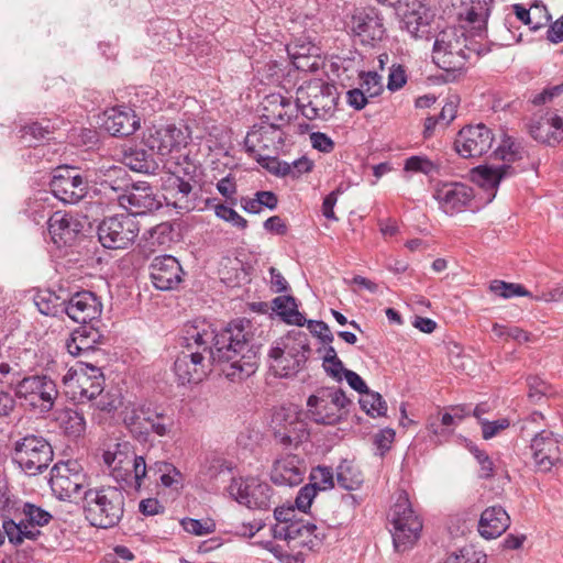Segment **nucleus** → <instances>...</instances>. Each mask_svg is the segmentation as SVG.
I'll return each instance as SVG.
<instances>
[{
  "label": "nucleus",
  "mask_w": 563,
  "mask_h": 563,
  "mask_svg": "<svg viewBox=\"0 0 563 563\" xmlns=\"http://www.w3.org/2000/svg\"><path fill=\"white\" fill-rule=\"evenodd\" d=\"M186 332L212 363L229 364L223 373L230 380L244 379L255 373L261 345L251 332L249 320L233 321L219 332L209 322L195 320L186 324Z\"/></svg>",
  "instance_id": "f257e3e1"
},
{
  "label": "nucleus",
  "mask_w": 563,
  "mask_h": 563,
  "mask_svg": "<svg viewBox=\"0 0 563 563\" xmlns=\"http://www.w3.org/2000/svg\"><path fill=\"white\" fill-rule=\"evenodd\" d=\"M494 0H473L471 5L460 13V16L474 31L466 35L465 25L449 26L435 35L432 49V60L445 71L462 70L473 55L481 56L488 52L485 45L475 40L486 35V22L490 14Z\"/></svg>",
  "instance_id": "f03ea898"
},
{
  "label": "nucleus",
  "mask_w": 563,
  "mask_h": 563,
  "mask_svg": "<svg viewBox=\"0 0 563 563\" xmlns=\"http://www.w3.org/2000/svg\"><path fill=\"white\" fill-rule=\"evenodd\" d=\"M122 421L132 437L141 442L152 434L170 438L175 434L177 421L173 410L152 404H129L121 412Z\"/></svg>",
  "instance_id": "7ed1b4c3"
},
{
  "label": "nucleus",
  "mask_w": 563,
  "mask_h": 563,
  "mask_svg": "<svg viewBox=\"0 0 563 563\" xmlns=\"http://www.w3.org/2000/svg\"><path fill=\"white\" fill-rule=\"evenodd\" d=\"M125 496L114 486L84 490L82 512L90 526L100 529L115 527L124 514Z\"/></svg>",
  "instance_id": "20e7f679"
},
{
  "label": "nucleus",
  "mask_w": 563,
  "mask_h": 563,
  "mask_svg": "<svg viewBox=\"0 0 563 563\" xmlns=\"http://www.w3.org/2000/svg\"><path fill=\"white\" fill-rule=\"evenodd\" d=\"M52 519L53 515L49 511L24 501L15 507L13 518L3 519L2 528L9 542L20 545L25 540H37L42 534L41 528L47 526Z\"/></svg>",
  "instance_id": "39448f33"
},
{
  "label": "nucleus",
  "mask_w": 563,
  "mask_h": 563,
  "mask_svg": "<svg viewBox=\"0 0 563 563\" xmlns=\"http://www.w3.org/2000/svg\"><path fill=\"white\" fill-rule=\"evenodd\" d=\"M309 353L308 335L301 331L291 332L269 350L271 368L280 377L295 375L306 364Z\"/></svg>",
  "instance_id": "423d86ee"
},
{
  "label": "nucleus",
  "mask_w": 563,
  "mask_h": 563,
  "mask_svg": "<svg viewBox=\"0 0 563 563\" xmlns=\"http://www.w3.org/2000/svg\"><path fill=\"white\" fill-rule=\"evenodd\" d=\"M395 550L405 552L420 538L422 520L412 509L408 494L400 492L388 515Z\"/></svg>",
  "instance_id": "0eeeda50"
},
{
  "label": "nucleus",
  "mask_w": 563,
  "mask_h": 563,
  "mask_svg": "<svg viewBox=\"0 0 563 563\" xmlns=\"http://www.w3.org/2000/svg\"><path fill=\"white\" fill-rule=\"evenodd\" d=\"M339 93L335 86L321 80L309 81L297 89V104L301 114L312 120H327L332 117Z\"/></svg>",
  "instance_id": "6e6552de"
},
{
  "label": "nucleus",
  "mask_w": 563,
  "mask_h": 563,
  "mask_svg": "<svg viewBox=\"0 0 563 563\" xmlns=\"http://www.w3.org/2000/svg\"><path fill=\"white\" fill-rule=\"evenodd\" d=\"M526 154L521 144L510 136H505L495 150L494 156L505 162L500 166H478L473 170V178L484 189L495 191L501 179L517 173L511 164L521 161Z\"/></svg>",
  "instance_id": "1a4fd4ad"
},
{
  "label": "nucleus",
  "mask_w": 563,
  "mask_h": 563,
  "mask_svg": "<svg viewBox=\"0 0 563 563\" xmlns=\"http://www.w3.org/2000/svg\"><path fill=\"white\" fill-rule=\"evenodd\" d=\"M349 405L351 400L341 388L321 387L309 396L307 415L318 424L333 426L343 419Z\"/></svg>",
  "instance_id": "9d476101"
},
{
  "label": "nucleus",
  "mask_w": 563,
  "mask_h": 563,
  "mask_svg": "<svg viewBox=\"0 0 563 563\" xmlns=\"http://www.w3.org/2000/svg\"><path fill=\"white\" fill-rule=\"evenodd\" d=\"M15 396L38 413L49 412L58 397L55 380L47 375H31L20 379L14 387Z\"/></svg>",
  "instance_id": "9b49d317"
},
{
  "label": "nucleus",
  "mask_w": 563,
  "mask_h": 563,
  "mask_svg": "<svg viewBox=\"0 0 563 563\" xmlns=\"http://www.w3.org/2000/svg\"><path fill=\"white\" fill-rule=\"evenodd\" d=\"M184 341V349L174 362L175 376L180 385L199 384L211 372L212 362L186 331Z\"/></svg>",
  "instance_id": "f8f14e48"
},
{
  "label": "nucleus",
  "mask_w": 563,
  "mask_h": 563,
  "mask_svg": "<svg viewBox=\"0 0 563 563\" xmlns=\"http://www.w3.org/2000/svg\"><path fill=\"white\" fill-rule=\"evenodd\" d=\"M51 444L38 435H26L14 443L12 460L27 475L42 473L53 461Z\"/></svg>",
  "instance_id": "ddd939ff"
},
{
  "label": "nucleus",
  "mask_w": 563,
  "mask_h": 563,
  "mask_svg": "<svg viewBox=\"0 0 563 563\" xmlns=\"http://www.w3.org/2000/svg\"><path fill=\"white\" fill-rule=\"evenodd\" d=\"M139 233V221L131 213L106 217L97 230L99 242L109 250L128 249L135 242Z\"/></svg>",
  "instance_id": "4468645a"
},
{
  "label": "nucleus",
  "mask_w": 563,
  "mask_h": 563,
  "mask_svg": "<svg viewBox=\"0 0 563 563\" xmlns=\"http://www.w3.org/2000/svg\"><path fill=\"white\" fill-rule=\"evenodd\" d=\"M49 486L59 500H82L84 490L90 488V482L77 462L68 461L53 466Z\"/></svg>",
  "instance_id": "2eb2a0df"
},
{
  "label": "nucleus",
  "mask_w": 563,
  "mask_h": 563,
  "mask_svg": "<svg viewBox=\"0 0 563 563\" xmlns=\"http://www.w3.org/2000/svg\"><path fill=\"white\" fill-rule=\"evenodd\" d=\"M228 493L240 505L250 509L268 510L274 504L272 486L256 477H233Z\"/></svg>",
  "instance_id": "dca6fc26"
},
{
  "label": "nucleus",
  "mask_w": 563,
  "mask_h": 563,
  "mask_svg": "<svg viewBox=\"0 0 563 563\" xmlns=\"http://www.w3.org/2000/svg\"><path fill=\"white\" fill-rule=\"evenodd\" d=\"M272 532L275 539L287 541L294 549L307 548L310 551L317 550L325 538L322 528L303 519L286 526H274Z\"/></svg>",
  "instance_id": "f3484780"
},
{
  "label": "nucleus",
  "mask_w": 563,
  "mask_h": 563,
  "mask_svg": "<svg viewBox=\"0 0 563 563\" xmlns=\"http://www.w3.org/2000/svg\"><path fill=\"white\" fill-rule=\"evenodd\" d=\"M346 27L362 44L374 46L386 33L383 16L375 8H358L352 13Z\"/></svg>",
  "instance_id": "a211bd4d"
},
{
  "label": "nucleus",
  "mask_w": 563,
  "mask_h": 563,
  "mask_svg": "<svg viewBox=\"0 0 563 563\" xmlns=\"http://www.w3.org/2000/svg\"><path fill=\"white\" fill-rule=\"evenodd\" d=\"M286 133L283 129L261 120L252 126L244 140L245 148L257 157L260 154L277 155L284 146Z\"/></svg>",
  "instance_id": "6ab92c4d"
},
{
  "label": "nucleus",
  "mask_w": 563,
  "mask_h": 563,
  "mask_svg": "<svg viewBox=\"0 0 563 563\" xmlns=\"http://www.w3.org/2000/svg\"><path fill=\"white\" fill-rule=\"evenodd\" d=\"M274 439L284 448L297 446L309 437L306 423L291 409L280 408L272 417Z\"/></svg>",
  "instance_id": "aec40b11"
},
{
  "label": "nucleus",
  "mask_w": 563,
  "mask_h": 563,
  "mask_svg": "<svg viewBox=\"0 0 563 563\" xmlns=\"http://www.w3.org/2000/svg\"><path fill=\"white\" fill-rule=\"evenodd\" d=\"M188 129L177 128L174 124L153 126L146 131L143 142L152 152L162 157L179 152L188 143Z\"/></svg>",
  "instance_id": "412c9836"
},
{
  "label": "nucleus",
  "mask_w": 563,
  "mask_h": 563,
  "mask_svg": "<svg viewBox=\"0 0 563 563\" xmlns=\"http://www.w3.org/2000/svg\"><path fill=\"white\" fill-rule=\"evenodd\" d=\"M53 195L64 203H77L88 192L87 180L75 167H58L49 183Z\"/></svg>",
  "instance_id": "4be33fe9"
},
{
  "label": "nucleus",
  "mask_w": 563,
  "mask_h": 563,
  "mask_svg": "<svg viewBox=\"0 0 563 563\" xmlns=\"http://www.w3.org/2000/svg\"><path fill=\"white\" fill-rule=\"evenodd\" d=\"M493 142L494 134L485 124L466 125L457 133L454 148L464 158L481 157L492 148Z\"/></svg>",
  "instance_id": "5701e85b"
},
{
  "label": "nucleus",
  "mask_w": 563,
  "mask_h": 563,
  "mask_svg": "<svg viewBox=\"0 0 563 563\" xmlns=\"http://www.w3.org/2000/svg\"><path fill=\"white\" fill-rule=\"evenodd\" d=\"M433 198L446 214L462 212L473 200L474 191L466 184L457 181H438L433 186Z\"/></svg>",
  "instance_id": "b1692460"
},
{
  "label": "nucleus",
  "mask_w": 563,
  "mask_h": 563,
  "mask_svg": "<svg viewBox=\"0 0 563 563\" xmlns=\"http://www.w3.org/2000/svg\"><path fill=\"white\" fill-rule=\"evenodd\" d=\"M196 174V165L185 157L184 164L176 163L175 169L170 170L165 185V190L175 198L173 205L179 209H190L188 199L192 191L191 180Z\"/></svg>",
  "instance_id": "393cba45"
},
{
  "label": "nucleus",
  "mask_w": 563,
  "mask_h": 563,
  "mask_svg": "<svg viewBox=\"0 0 563 563\" xmlns=\"http://www.w3.org/2000/svg\"><path fill=\"white\" fill-rule=\"evenodd\" d=\"M70 382L73 399L78 404L90 402L101 394L104 387V376L101 369L89 364L75 371Z\"/></svg>",
  "instance_id": "a878e982"
},
{
  "label": "nucleus",
  "mask_w": 563,
  "mask_h": 563,
  "mask_svg": "<svg viewBox=\"0 0 563 563\" xmlns=\"http://www.w3.org/2000/svg\"><path fill=\"white\" fill-rule=\"evenodd\" d=\"M64 310L77 323L93 324L101 316L102 303L93 292L82 290L66 299Z\"/></svg>",
  "instance_id": "bb28decb"
},
{
  "label": "nucleus",
  "mask_w": 563,
  "mask_h": 563,
  "mask_svg": "<svg viewBox=\"0 0 563 563\" xmlns=\"http://www.w3.org/2000/svg\"><path fill=\"white\" fill-rule=\"evenodd\" d=\"M299 111L297 100L292 103L288 97L280 93H271L262 102L261 120L284 130L298 117Z\"/></svg>",
  "instance_id": "cd10ccee"
},
{
  "label": "nucleus",
  "mask_w": 563,
  "mask_h": 563,
  "mask_svg": "<svg viewBox=\"0 0 563 563\" xmlns=\"http://www.w3.org/2000/svg\"><path fill=\"white\" fill-rule=\"evenodd\" d=\"M131 188L118 196V202L121 207L131 210V214H145L162 207L153 188L146 183L130 185Z\"/></svg>",
  "instance_id": "c85d7f7f"
},
{
  "label": "nucleus",
  "mask_w": 563,
  "mask_h": 563,
  "mask_svg": "<svg viewBox=\"0 0 563 563\" xmlns=\"http://www.w3.org/2000/svg\"><path fill=\"white\" fill-rule=\"evenodd\" d=\"M148 269L154 287L159 290H173L183 280L181 265L172 255L156 256Z\"/></svg>",
  "instance_id": "c756f323"
},
{
  "label": "nucleus",
  "mask_w": 563,
  "mask_h": 563,
  "mask_svg": "<svg viewBox=\"0 0 563 563\" xmlns=\"http://www.w3.org/2000/svg\"><path fill=\"white\" fill-rule=\"evenodd\" d=\"M534 466L538 471L547 473L561 462L560 442L551 432L538 433L530 444Z\"/></svg>",
  "instance_id": "7c9ffc66"
},
{
  "label": "nucleus",
  "mask_w": 563,
  "mask_h": 563,
  "mask_svg": "<svg viewBox=\"0 0 563 563\" xmlns=\"http://www.w3.org/2000/svg\"><path fill=\"white\" fill-rule=\"evenodd\" d=\"M102 128L112 136H129L140 128V119L133 110L115 107L104 111Z\"/></svg>",
  "instance_id": "2f4dec72"
},
{
  "label": "nucleus",
  "mask_w": 563,
  "mask_h": 563,
  "mask_svg": "<svg viewBox=\"0 0 563 563\" xmlns=\"http://www.w3.org/2000/svg\"><path fill=\"white\" fill-rule=\"evenodd\" d=\"M47 224L51 238L58 246L73 244L84 228L81 221L62 211L54 212Z\"/></svg>",
  "instance_id": "473e14b6"
},
{
  "label": "nucleus",
  "mask_w": 563,
  "mask_h": 563,
  "mask_svg": "<svg viewBox=\"0 0 563 563\" xmlns=\"http://www.w3.org/2000/svg\"><path fill=\"white\" fill-rule=\"evenodd\" d=\"M305 466L296 455L276 460L271 471V479L277 485L297 486L303 481Z\"/></svg>",
  "instance_id": "72a5a7b5"
},
{
  "label": "nucleus",
  "mask_w": 563,
  "mask_h": 563,
  "mask_svg": "<svg viewBox=\"0 0 563 563\" xmlns=\"http://www.w3.org/2000/svg\"><path fill=\"white\" fill-rule=\"evenodd\" d=\"M101 334L95 324H82L73 331L66 342V349L73 356H86L95 351L101 340Z\"/></svg>",
  "instance_id": "f704fd0d"
},
{
  "label": "nucleus",
  "mask_w": 563,
  "mask_h": 563,
  "mask_svg": "<svg viewBox=\"0 0 563 563\" xmlns=\"http://www.w3.org/2000/svg\"><path fill=\"white\" fill-rule=\"evenodd\" d=\"M510 525V517L501 506L486 508L479 518L478 532L489 540L501 536Z\"/></svg>",
  "instance_id": "c9c22d12"
},
{
  "label": "nucleus",
  "mask_w": 563,
  "mask_h": 563,
  "mask_svg": "<svg viewBox=\"0 0 563 563\" xmlns=\"http://www.w3.org/2000/svg\"><path fill=\"white\" fill-rule=\"evenodd\" d=\"M529 132L536 141L554 145L563 139V120L559 115L533 120L529 125Z\"/></svg>",
  "instance_id": "e433bc0d"
},
{
  "label": "nucleus",
  "mask_w": 563,
  "mask_h": 563,
  "mask_svg": "<svg viewBox=\"0 0 563 563\" xmlns=\"http://www.w3.org/2000/svg\"><path fill=\"white\" fill-rule=\"evenodd\" d=\"M133 455L135 454L130 442H122L114 444L113 450L106 451L102 459L104 464L111 470L112 475L119 479L129 473Z\"/></svg>",
  "instance_id": "4c0bfd02"
},
{
  "label": "nucleus",
  "mask_w": 563,
  "mask_h": 563,
  "mask_svg": "<svg viewBox=\"0 0 563 563\" xmlns=\"http://www.w3.org/2000/svg\"><path fill=\"white\" fill-rule=\"evenodd\" d=\"M152 479L159 486L175 492L184 487L183 473L170 462L155 461L151 463Z\"/></svg>",
  "instance_id": "58836bf2"
},
{
  "label": "nucleus",
  "mask_w": 563,
  "mask_h": 563,
  "mask_svg": "<svg viewBox=\"0 0 563 563\" xmlns=\"http://www.w3.org/2000/svg\"><path fill=\"white\" fill-rule=\"evenodd\" d=\"M401 29L415 38H428L430 34V15L428 10L419 4L418 9L404 13Z\"/></svg>",
  "instance_id": "ea45409f"
},
{
  "label": "nucleus",
  "mask_w": 563,
  "mask_h": 563,
  "mask_svg": "<svg viewBox=\"0 0 563 563\" xmlns=\"http://www.w3.org/2000/svg\"><path fill=\"white\" fill-rule=\"evenodd\" d=\"M98 178L103 190L110 189L118 196L125 194L131 185L126 170L122 166L101 167L98 170Z\"/></svg>",
  "instance_id": "a19ab883"
},
{
  "label": "nucleus",
  "mask_w": 563,
  "mask_h": 563,
  "mask_svg": "<svg viewBox=\"0 0 563 563\" xmlns=\"http://www.w3.org/2000/svg\"><path fill=\"white\" fill-rule=\"evenodd\" d=\"M124 165L131 170L144 174H155L159 168L153 155L143 148H134L125 153Z\"/></svg>",
  "instance_id": "79ce46f5"
},
{
  "label": "nucleus",
  "mask_w": 563,
  "mask_h": 563,
  "mask_svg": "<svg viewBox=\"0 0 563 563\" xmlns=\"http://www.w3.org/2000/svg\"><path fill=\"white\" fill-rule=\"evenodd\" d=\"M34 305L44 316L56 317L64 313L66 299L60 298L54 291L44 289L38 290L33 297Z\"/></svg>",
  "instance_id": "37998d69"
},
{
  "label": "nucleus",
  "mask_w": 563,
  "mask_h": 563,
  "mask_svg": "<svg viewBox=\"0 0 563 563\" xmlns=\"http://www.w3.org/2000/svg\"><path fill=\"white\" fill-rule=\"evenodd\" d=\"M273 309L290 324L303 325L306 318L298 311L296 299L292 296H278L273 300Z\"/></svg>",
  "instance_id": "c03bdc74"
},
{
  "label": "nucleus",
  "mask_w": 563,
  "mask_h": 563,
  "mask_svg": "<svg viewBox=\"0 0 563 563\" xmlns=\"http://www.w3.org/2000/svg\"><path fill=\"white\" fill-rule=\"evenodd\" d=\"M363 474L352 462L343 461L336 468L338 485L345 490H356L363 484Z\"/></svg>",
  "instance_id": "a18cd8bd"
},
{
  "label": "nucleus",
  "mask_w": 563,
  "mask_h": 563,
  "mask_svg": "<svg viewBox=\"0 0 563 563\" xmlns=\"http://www.w3.org/2000/svg\"><path fill=\"white\" fill-rule=\"evenodd\" d=\"M57 419L68 435L79 437L86 430L85 417L77 409L66 408Z\"/></svg>",
  "instance_id": "49530a36"
},
{
  "label": "nucleus",
  "mask_w": 563,
  "mask_h": 563,
  "mask_svg": "<svg viewBox=\"0 0 563 563\" xmlns=\"http://www.w3.org/2000/svg\"><path fill=\"white\" fill-rule=\"evenodd\" d=\"M361 408L372 418L384 417L387 412V404L377 391L368 389L360 397Z\"/></svg>",
  "instance_id": "de8ad7c7"
},
{
  "label": "nucleus",
  "mask_w": 563,
  "mask_h": 563,
  "mask_svg": "<svg viewBox=\"0 0 563 563\" xmlns=\"http://www.w3.org/2000/svg\"><path fill=\"white\" fill-rule=\"evenodd\" d=\"M489 290L505 299L512 297H530L533 295L527 290L522 285L515 283H506L504 280H493L489 285Z\"/></svg>",
  "instance_id": "09e8293b"
},
{
  "label": "nucleus",
  "mask_w": 563,
  "mask_h": 563,
  "mask_svg": "<svg viewBox=\"0 0 563 563\" xmlns=\"http://www.w3.org/2000/svg\"><path fill=\"white\" fill-rule=\"evenodd\" d=\"M20 133L22 139H27V136H30L29 145H32V142H40L44 139H48L53 133V126L48 120L31 122L22 126L20 129Z\"/></svg>",
  "instance_id": "8fccbe9b"
},
{
  "label": "nucleus",
  "mask_w": 563,
  "mask_h": 563,
  "mask_svg": "<svg viewBox=\"0 0 563 563\" xmlns=\"http://www.w3.org/2000/svg\"><path fill=\"white\" fill-rule=\"evenodd\" d=\"M89 404L91 408L100 412L112 413L121 405V396L117 391H104L103 388L101 394L93 398Z\"/></svg>",
  "instance_id": "3c124183"
},
{
  "label": "nucleus",
  "mask_w": 563,
  "mask_h": 563,
  "mask_svg": "<svg viewBox=\"0 0 563 563\" xmlns=\"http://www.w3.org/2000/svg\"><path fill=\"white\" fill-rule=\"evenodd\" d=\"M233 467L234 465L231 461L220 455H211L206 459L201 472L213 478L223 472H231Z\"/></svg>",
  "instance_id": "603ef678"
},
{
  "label": "nucleus",
  "mask_w": 563,
  "mask_h": 563,
  "mask_svg": "<svg viewBox=\"0 0 563 563\" xmlns=\"http://www.w3.org/2000/svg\"><path fill=\"white\" fill-rule=\"evenodd\" d=\"M404 169L406 172L432 175L433 173L438 172L439 166L427 156L415 155L408 157L405 161Z\"/></svg>",
  "instance_id": "864d4df0"
},
{
  "label": "nucleus",
  "mask_w": 563,
  "mask_h": 563,
  "mask_svg": "<svg viewBox=\"0 0 563 563\" xmlns=\"http://www.w3.org/2000/svg\"><path fill=\"white\" fill-rule=\"evenodd\" d=\"M152 246H165L173 240V227L168 222H162L147 231L146 238Z\"/></svg>",
  "instance_id": "5fc2aeb1"
},
{
  "label": "nucleus",
  "mask_w": 563,
  "mask_h": 563,
  "mask_svg": "<svg viewBox=\"0 0 563 563\" xmlns=\"http://www.w3.org/2000/svg\"><path fill=\"white\" fill-rule=\"evenodd\" d=\"M316 490H327L334 486L333 472L327 466H317L310 473V483Z\"/></svg>",
  "instance_id": "6e6d98bb"
},
{
  "label": "nucleus",
  "mask_w": 563,
  "mask_h": 563,
  "mask_svg": "<svg viewBox=\"0 0 563 563\" xmlns=\"http://www.w3.org/2000/svg\"><path fill=\"white\" fill-rule=\"evenodd\" d=\"M274 154H260L257 162L262 164L269 173L278 177H287L289 174V163L279 161Z\"/></svg>",
  "instance_id": "4d7b16f0"
},
{
  "label": "nucleus",
  "mask_w": 563,
  "mask_h": 563,
  "mask_svg": "<svg viewBox=\"0 0 563 563\" xmlns=\"http://www.w3.org/2000/svg\"><path fill=\"white\" fill-rule=\"evenodd\" d=\"M214 213L218 218L225 222L231 223L233 227L245 230L247 228V221L240 216L233 208L228 207L223 203L214 205Z\"/></svg>",
  "instance_id": "13d9d810"
},
{
  "label": "nucleus",
  "mask_w": 563,
  "mask_h": 563,
  "mask_svg": "<svg viewBox=\"0 0 563 563\" xmlns=\"http://www.w3.org/2000/svg\"><path fill=\"white\" fill-rule=\"evenodd\" d=\"M445 563H486V555L472 548H463L459 552L450 554Z\"/></svg>",
  "instance_id": "bf43d9fd"
},
{
  "label": "nucleus",
  "mask_w": 563,
  "mask_h": 563,
  "mask_svg": "<svg viewBox=\"0 0 563 563\" xmlns=\"http://www.w3.org/2000/svg\"><path fill=\"white\" fill-rule=\"evenodd\" d=\"M361 88L369 98L377 97L383 91L382 76L376 71H367L361 74Z\"/></svg>",
  "instance_id": "052dcab7"
},
{
  "label": "nucleus",
  "mask_w": 563,
  "mask_h": 563,
  "mask_svg": "<svg viewBox=\"0 0 563 563\" xmlns=\"http://www.w3.org/2000/svg\"><path fill=\"white\" fill-rule=\"evenodd\" d=\"M183 529L194 536H206L214 530V523L210 520L201 521L192 518H184L180 520Z\"/></svg>",
  "instance_id": "680f3d73"
},
{
  "label": "nucleus",
  "mask_w": 563,
  "mask_h": 563,
  "mask_svg": "<svg viewBox=\"0 0 563 563\" xmlns=\"http://www.w3.org/2000/svg\"><path fill=\"white\" fill-rule=\"evenodd\" d=\"M130 467L133 470L135 487L140 488L145 478L152 479L151 463L147 464L145 459L141 455H133Z\"/></svg>",
  "instance_id": "e2e57ef3"
},
{
  "label": "nucleus",
  "mask_w": 563,
  "mask_h": 563,
  "mask_svg": "<svg viewBox=\"0 0 563 563\" xmlns=\"http://www.w3.org/2000/svg\"><path fill=\"white\" fill-rule=\"evenodd\" d=\"M531 12V24L530 30L531 31H538L541 27H544L549 24L551 20V15L544 4L541 3H534L530 8Z\"/></svg>",
  "instance_id": "0e129e2a"
},
{
  "label": "nucleus",
  "mask_w": 563,
  "mask_h": 563,
  "mask_svg": "<svg viewBox=\"0 0 563 563\" xmlns=\"http://www.w3.org/2000/svg\"><path fill=\"white\" fill-rule=\"evenodd\" d=\"M483 438L489 440L496 437L500 431L507 429L510 426V421L507 418H501L495 421L481 420Z\"/></svg>",
  "instance_id": "69168bd1"
},
{
  "label": "nucleus",
  "mask_w": 563,
  "mask_h": 563,
  "mask_svg": "<svg viewBox=\"0 0 563 563\" xmlns=\"http://www.w3.org/2000/svg\"><path fill=\"white\" fill-rule=\"evenodd\" d=\"M317 493L318 492L313 485L307 484L301 487L295 499L296 508L302 512H306L310 508L314 497L317 496Z\"/></svg>",
  "instance_id": "338daca9"
},
{
  "label": "nucleus",
  "mask_w": 563,
  "mask_h": 563,
  "mask_svg": "<svg viewBox=\"0 0 563 563\" xmlns=\"http://www.w3.org/2000/svg\"><path fill=\"white\" fill-rule=\"evenodd\" d=\"M407 82L406 70L401 65L394 64L389 68L387 88L390 91H397Z\"/></svg>",
  "instance_id": "774afa93"
}]
</instances>
